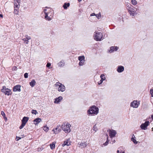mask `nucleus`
<instances>
[{
	"mask_svg": "<svg viewBox=\"0 0 153 153\" xmlns=\"http://www.w3.org/2000/svg\"><path fill=\"white\" fill-rule=\"evenodd\" d=\"M99 109L95 105L90 107L87 111V113L88 116H94L97 115L99 113Z\"/></svg>",
	"mask_w": 153,
	"mask_h": 153,
	"instance_id": "nucleus-1",
	"label": "nucleus"
},
{
	"mask_svg": "<svg viewBox=\"0 0 153 153\" xmlns=\"http://www.w3.org/2000/svg\"><path fill=\"white\" fill-rule=\"evenodd\" d=\"M71 126V125L69 123H68L66 124H62L61 127L65 133H69L71 131L70 129Z\"/></svg>",
	"mask_w": 153,
	"mask_h": 153,
	"instance_id": "nucleus-2",
	"label": "nucleus"
},
{
	"mask_svg": "<svg viewBox=\"0 0 153 153\" xmlns=\"http://www.w3.org/2000/svg\"><path fill=\"white\" fill-rule=\"evenodd\" d=\"M54 86L59 91L63 92L65 91V86L59 82H56Z\"/></svg>",
	"mask_w": 153,
	"mask_h": 153,
	"instance_id": "nucleus-3",
	"label": "nucleus"
},
{
	"mask_svg": "<svg viewBox=\"0 0 153 153\" xmlns=\"http://www.w3.org/2000/svg\"><path fill=\"white\" fill-rule=\"evenodd\" d=\"M127 9L128 10L130 15L132 16H134L137 14V8L131 6L128 7V6Z\"/></svg>",
	"mask_w": 153,
	"mask_h": 153,
	"instance_id": "nucleus-4",
	"label": "nucleus"
},
{
	"mask_svg": "<svg viewBox=\"0 0 153 153\" xmlns=\"http://www.w3.org/2000/svg\"><path fill=\"white\" fill-rule=\"evenodd\" d=\"M94 37L95 40L100 41L102 37V34L101 33L96 31L94 33Z\"/></svg>",
	"mask_w": 153,
	"mask_h": 153,
	"instance_id": "nucleus-5",
	"label": "nucleus"
},
{
	"mask_svg": "<svg viewBox=\"0 0 153 153\" xmlns=\"http://www.w3.org/2000/svg\"><path fill=\"white\" fill-rule=\"evenodd\" d=\"M29 118L28 117H24L22 120V124L19 127V128L22 129L25 126L26 123L28 121Z\"/></svg>",
	"mask_w": 153,
	"mask_h": 153,
	"instance_id": "nucleus-6",
	"label": "nucleus"
},
{
	"mask_svg": "<svg viewBox=\"0 0 153 153\" xmlns=\"http://www.w3.org/2000/svg\"><path fill=\"white\" fill-rule=\"evenodd\" d=\"M1 91L2 92L4 93L5 95H7L9 96L11 94V90L8 89L5 86H4L3 87V88L1 89Z\"/></svg>",
	"mask_w": 153,
	"mask_h": 153,
	"instance_id": "nucleus-7",
	"label": "nucleus"
},
{
	"mask_svg": "<svg viewBox=\"0 0 153 153\" xmlns=\"http://www.w3.org/2000/svg\"><path fill=\"white\" fill-rule=\"evenodd\" d=\"M140 104V101L135 100H134L131 103L130 106L134 108H137L138 107Z\"/></svg>",
	"mask_w": 153,
	"mask_h": 153,
	"instance_id": "nucleus-8",
	"label": "nucleus"
},
{
	"mask_svg": "<svg viewBox=\"0 0 153 153\" xmlns=\"http://www.w3.org/2000/svg\"><path fill=\"white\" fill-rule=\"evenodd\" d=\"M60 127V125H58L55 128H53L52 130L53 134H56L60 132L61 131V129L59 128Z\"/></svg>",
	"mask_w": 153,
	"mask_h": 153,
	"instance_id": "nucleus-9",
	"label": "nucleus"
},
{
	"mask_svg": "<svg viewBox=\"0 0 153 153\" xmlns=\"http://www.w3.org/2000/svg\"><path fill=\"white\" fill-rule=\"evenodd\" d=\"M149 124L150 122L149 121H146L145 123H142L140 127L142 130H146L147 129V127Z\"/></svg>",
	"mask_w": 153,
	"mask_h": 153,
	"instance_id": "nucleus-10",
	"label": "nucleus"
},
{
	"mask_svg": "<svg viewBox=\"0 0 153 153\" xmlns=\"http://www.w3.org/2000/svg\"><path fill=\"white\" fill-rule=\"evenodd\" d=\"M108 133L109 136L110 138L112 139L113 137H115L117 133L116 131L114 130H109L108 131Z\"/></svg>",
	"mask_w": 153,
	"mask_h": 153,
	"instance_id": "nucleus-11",
	"label": "nucleus"
},
{
	"mask_svg": "<svg viewBox=\"0 0 153 153\" xmlns=\"http://www.w3.org/2000/svg\"><path fill=\"white\" fill-rule=\"evenodd\" d=\"M20 0H14V8H19L20 7L19 3Z\"/></svg>",
	"mask_w": 153,
	"mask_h": 153,
	"instance_id": "nucleus-12",
	"label": "nucleus"
},
{
	"mask_svg": "<svg viewBox=\"0 0 153 153\" xmlns=\"http://www.w3.org/2000/svg\"><path fill=\"white\" fill-rule=\"evenodd\" d=\"M25 38L22 39V40L24 41V43L26 44L28 43V40L30 39V37L28 35H26L25 36Z\"/></svg>",
	"mask_w": 153,
	"mask_h": 153,
	"instance_id": "nucleus-13",
	"label": "nucleus"
},
{
	"mask_svg": "<svg viewBox=\"0 0 153 153\" xmlns=\"http://www.w3.org/2000/svg\"><path fill=\"white\" fill-rule=\"evenodd\" d=\"M124 70V68L123 66L119 65L118 66L117 69V71L119 73L123 72Z\"/></svg>",
	"mask_w": 153,
	"mask_h": 153,
	"instance_id": "nucleus-14",
	"label": "nucleus"
},
{
	"mask_svg": "<svg viewBox=\"0 0 153 153\" xmlns=\"http://www.w3.org/2000/svg\"><path fill=\"white\" fill-rule=\"evenodd\" d=\"M100 77L101 78V79L98 82V84L99 85H100L102 84L103 81L106 79V77L105 75L103 74H102L101 75Z\"/></svg>",
	"mask_w": 153,
	"mask_h": 153,
	"instance_id": "nucleus-15",
	"label": "nucleus"
},
{
	"mask_svg": "<svg viewBox=\"0 0 153 153\" xmlns=\"http://www.w3.org/2000/svg\"><path fill=\"white\" fill-rule=\"evenodd\" d=\"M63 98L62 96H59L55 99L54 103L55 104L59 103L62 100Z\"/></svg>",
	"mask_w": 153,
	"mask_h": 153,
	"instance_id": "nucleus-16",
	"label": "nucleus"
},
{
	"mask_svg": "<svg viewBox=\"0 0 153 153\" xmlns=\"http://www.w3.org/2000/svg\"><path fill=\"white\" fill-rule=\"evenodd\" d=\"M57 65L59 67H63L65 65V61L63 60H62L57 63Z\"/></svg>",
	"mask_w": 153,
	"mask_h": 153,
	"instance_id": "nucleus-17",
	"label": "nucleus"
},
{
	"mask_svg": "<svg viewBox=\"0 0 153 153\" xmlns=\"http://www.w3.org/2000/svg\"><path fill=\"white\" fill-rule=\"evenodd\" d=\"M118 49L117 47L112 46L110 48V50L108 51L109 53H111L114 51H117Z\"/></svg>",
	"mask_w": 153,
	"mask_h": 153,
	"instance_id": "nucleus-18",
	"label": "nucleus"
},
{
	"mask_svg": "<svg viewBox=\"0 0 153 153\" xmlns=\"http://www.w3.org/2000/svg\"><path fill=\"white\" fill-rule=\"evenodd\" d=\"M21 86L19 85H17L14 87L13 88V91H19L20 92L21 91V89H20Z\"/></svg>",
	"mask_w": 153,
	"mask_h": 153,
	"instance_id": "nucleus-19",
	"label": "nucleus"
},
{
	"mask_svg": "<svg viewBox=\"0 0 153 153\" xmlns=\"http://www.w3.org/2000/svg\"><path fill=\"white\" fill-rule=\"evenodd\" d=\"M71 145V143L69 140H68L64 142L62 144V146L63 147L65 146H69Z\"/></svg>",
	"mask_w": 153,
	"mask_h": 153,
	"instance_id": "nucleus-20",
	"label": "nucleus"
},
{
	"mask_svg": "<svg viewBox=\"0 0 153 153\" xmlns=\"http://www.w3.org/2000/svg\"><path fill=\"white\" fill-rule=\"evenodd\" d=\"M41 120V118H38L34 119L33 122H34V123L35 125H37L40 123Z\"/></svg>",
	"mask_w": 153,
	"mask_h": 153,
	"instance_id": "nucleus-21",
	"label": "nucleus"
},
{
	"mask_svg": "<svg viewBox=\"0 0 153 153\" xmlns=\"http://www.w3.org/2000/svg\"><path fill=\"white\" fill-rule=\"evenodd\" d=\"M78 144L79 145V147H81L82 148L85 147L87 146L86 143L84 142L79 143Z\"/></svg>",
	"mask_w": 153,
	"mask_h": 153,
	"instance_id": "nucleus-22",
	"label": "nucleus"
},
{
	"mask_svg": "<svg viewBox=\"0 0 153 153\" xmlns=\"http://www.w3.org/2000/svg\"><path fill=\"white\" fill-rule=\"evenodd\" d=\"M42 128L43 130H44L46 132H48L49 130V128L46 125H45L43 126Z\"/></svg>",
	"mask_w": 153,
	"mask_h": 153,
	"instance_id": "nucleus-23",
	"label": "nucleus"
},
{
	"mask_svg": "<svg viewBox=\"0 0 153 153\" xmlns=\"http://www.w3.org/2000/svg\"><path fill=\"white\" fill-rule=\"evenodd\" d=\"M45 19L47 20L50 21L52 19L51 18L49 15H48V14L45 13Z\"/></svg>",
	"mask_w": 153,
	"mask_h": 153,
	"instance_id": "nucleus-24",
	"label": "nucleus"
},
{
	"mask_svg": "<svg viewBox=\"0 0 153 153\" xmlns=\"http://www.w3.org/2000/svg\"><path fill=\"white\" fill-rule=\"evenodd\" d=\"M135 137L134 135V134H133L132 135V137L131 138V140L132 141L133 143L135 144H137V142L136 140L135 139Z\"/></svg>",
	"mask_w": 153,
	"mask_h": 153,
	"instance_id": "nucleus-25",
	"label": "nucleus"
},
{
	"mask_svg": "<svg viewBox=\"0 0 153 153\" xmlns=\"http://www.w3.org/2000/svg\"><path fill=\"white\" fill-rule=\"evenodd\" d=\"M36 82L34 79H32L31 82H30V85L32 87H33L36 84Z\"/></svg>",
	"mask_w": 153,
	"mask_h": 153,
	"instance_id": "nucleus-26",
	"label": "nucleus"
},
{
	"mask_svg": "<svg viewBox=\"0 0 153 153\" xmlns=\"http://www.w3.org/2000/svg\"><path fill=\"white\" fill-rule=\"evenodd\" d=\"M70 6V3H65L63 6V7L65 9H67L68 7Z\"/></svg>",
	"mask_w": 153,
	"mask_h": 153,
	"instance_id": "nucleus-27",
	"label": "nucleus"
},
{
	"mask_svg": "<svg viewBox=\"0 0 153 153\" xmlns=\"http://www.w3.org/2000/svg\"><path fill=\"white\" fill-rule=\"evenodd\" d=\"M50 147L51 148V149H53L55 148V144L54 142L52 143L51 144H50Z\"/></svg>",
	"mask_w": 153,
	"mask_h": 153,
	"instance_id": "nucleus-28",
	"label": "nucleus"
},
{
	"mask_svg": "<svg viewBox=\"0 0 153 153\" xmlns=\"http://www.w3.org/2000/svg\"><path fill=\"white\" fill-rule=\"evenodd\" d=\"M109 142V140H108V137H107V140L104 143H103V145H102V147H103V146H106L108 145V144Z\"/></svg>",
	"mask_w": 153,
	"mask_h": 153,
	"instance_id": "nucleus-29",
	"label": "nucleus"
},
{
	"mask_svg": "<svg viewBox=\"0 0 153 153\" xmlns=\"http://www.w3.org/2000/svg\"><path fill=\"white\" fill-rule=\"evenodd\" d=\"M52 10L50 8L48 9V11L47 12L48 14V15L51 16H52Z\"/></svg>",
	"mask_w": 153,
	"mask_h": 153,
	"instance_id": "nucleus-30",
	"label": "nucleus"
},
{
	"mask_svg": "<svg viewBox=\"0 0 153 153\" xmlns=\"http://www.w3.org/2000/svg\"><path fill=\"white\" fill-rule=\"evenodd\" d=\"M78 59L80 61H82L85 60V57L84 56H80L78 57Z\"/></svg>",
	"mask_w": 153,
	"mask_h": 153,
	"instance_id": "nucleus-31",
	"label": "nucleus"
},
{
	"mask_svg": "<svg viewBox=\"0 0 153 153\" xmlns=\"http://www.w3.org/2000/svg\"><path fill=\"white\" fill-rule=\"evenodd\" d=\"M97 127H97V126L96 124H95L94 126L93 127V129L94 131H95V132H96L98 130V128Z\"/></svg>",
	"mask_w": 153,
	"mask_h": 153,
	"instance_id": "nucleus-32",
	"label": "nucleus"
},
{
	"mask_svg": "<svg viewBox=\"0 0 153 153\" xmlns=\"http://www.w3.org/2000/svg\"><path fill=\"white\" fill-rule=\"evenodd\" d=\"M1 114L3 116V117L4 118V119H6V120H7V118L5 116V114L3 111H1Z\"/></svg>",
	"mask_w": 153,
	"mask_h": 153,
	"instance_id": "nucleus-33",
	"label": "nucleus"
},
{
	"mask_svg": "<svg viewBox=\"0 0 153 153\" xmlns=\"http://www.w3.org/2000/svg\"><path fill=\"white\" fill-rule=\"evenodd\" d=\"M131 3L132 4L134 5H135L137 4V1L136 0H131Z\"/></svg>",
	"mask_w": 153,
	"mask_h": 153,
	"instance_id": "nucleus-34",
	"label": "nucleus"
},
{
	"mask_svg": "<svg viewBox=\"0 0 153 153\" xmlns=\"http://www.w3.org/2000/svg\"><path fill=\"white\" fill-rule=\"evenodd\" d=\"M96 16L98 19H100L101 18V15L100 13L96 14Z\"/></svg>",
	"mask_w": 153,
	"mask_h": 153,
	"instance_id": "nucleus-35",
	"label": "nucleus"
},
{
	"mask_svg": "<svg viewBox=\"0 0 153 153\" xmlns=\"http://www.w3.org/2000/svg\"><path fill=\"white\" fill-rule=\"evenodd\" d=\"M19 8H15V9L14 10V13H15L16 14H17L18 13V9Z\"/></svg>",
	"mask_w": 153,
	"mask_h": 153,
	"instance_id": "nucleus-36",
	"label": "nucleus"
},
{
	"mask_svg": "<svg viewBox=\"0 0 153 153\" xmlns=\"http://www.w3.org/2000/svg\"><path fill=\"white\" fill-rule=\"evenodd\" d=\"M85 62V60H83L82 61H80V62L79 63V65L80 66H82L84 65V63Z\"/></svg>",
	"mask_w": 153,
	"mask_h": 153,
	"instance_id": "nucleus-37",
	"label": "nucleus"
},
{
	"mask_svg": "<svg viewBox=\"0 0 153 153\" xmlns=\"http://www.w3.org/2000/svg\"><path fill=\"white\" fill-rule=\"evenodd\" d=\"M31 113L32 114H34L35 115H36L38 114V112H37V111L34 110L32 111Z\"/></svg>",
	"mask_w": 153,
	"mask_h": 153,
	"instance_id": "nucleus-38",
	"label": "nucleus"
},
{
	"mask_svg": "<svg viewBox=\"0 0 153 153\" xmlns=\"http://www.w3.org/2000/svg\"><path fill=\"white\" fill-rule=\"evenodd\" d=\"M48 8H47V9L45 8L43 9V12L45 14V13H47V12L48 11Z\"/></svg>",
	"mask_w": 153,
	"mask_h": 153,
	"instance_id": "nucleus-39",
	"label": "nucleus"
},
{
	"mask_svg": "<svg viewBox=\"0 0 153 153\" xmlns=\"http://www.w3.org/2000/svg\"><path fill=\"white\" fill-rule=\"evenodd\" d=\"M117 153H125L124 151L123 150H117Z\"/></svg>",
	"mask_w": 153,
	"mask_h": 153,
	"instance_id": "nucleus-40",
	"label": "nucleus"
},
{
	"mask_svg": "<svg viewBox=\"0 0 153 153\" xmlns=\"http://www.w3.org/2000/svg\"><path fill=\"white\" fill-rule=\"evenodd\" d=\"M150 91V93L151 94L152 97H153V88L151 89Z\"/></svg>",
	"mask_w": 153,
	"mask_h": 153,
	"instance_id": "nucleus-41",
	"label": "nucleus"
},
{
	"mask_svg": "<svg viewBox=\"0 0 153 153\" xmlns=\"http://www.w3.org/2000/svg\"><path fill=\"white\" fill-rule=\"evenodd\" d=\"M25 78H27L28 77V74L27 73H25L24 75Z\"/></svg>",
	"mask_w": 153,
	"mask_h": 153,
	"instance_id": "nucleus-42",
	"label": "nucleus"
},
{
	"mask_svg": "<svg viewBox=\"0 0 153 153\" xmlns=\"http://www.w3.org/2000/svg\"><path fill=\"white\" fill-rule=\"evenodd\" d=\"M17 70V67H16L14 66L12 68V70L13 71H16Z\"/></svg>",
	"mask_w": 153,
	"mask_h": 153,
	"instance_id": "nucleus-43",
	"label": "nucleus"
},
{
	"mask_svg": "<svg viewBox=\"0 0 153 153\" xmlns=\"http://www.w3.org/2000/svg\"><path fill=\"white\" fill-rule=\"evenodd\" d=\"M51 65V64L50 63H48L46 65L47 67L49 68Z\"/></svg>",
	"mask_w": 153,
	"mask_h": 153,
	"instance_id": "nucleus-44",
	"label": "nucleus"
},
{
	"mask_svg": "<svg viewBox=\"0 0 153 153\" xmlns=\"http://www.w3.org/2000/svg\"><path fill=\"white\" fill-rule=\"evenodd\" d=\"M111 142H112V144H113V143H114L116 141H115V140H112Z\"/></svg>",
	"mask_w": 153,
	"mask_h": 153,
	"instance_id": "nucleus-45",
	"label": "nucleus"
},
{
	"mask_svg": "<svg viewBox=\"0 0 153 153\" xmlns=\"http://www.w3.org/2000/svg\"><path fill=\"white\" fill-rule=\"evenodd\" d=\"M96 16V14H95L94 13H92L91 14V16Z\"/></svg>",
	"mask_w": 153,
	"mask_h": 153,
	"instance_id": "nucleus-46",
	"label": "nucleus"
},
{
	"mask_svg": "<svg viewBox=\"0 0 153 153\" xmlns=\"http://www.w3.org/2000/svg\"><path fill=\"white\" fill-rule=\"evenodd\" d=\"M16 139H17V140H16L17 141V140H19L21 139V138L19 137H16Z\"/></svg>",
	"mask_w": 153,
	"mask_h": 153,
	"instance_id": "nucleus-47",
	"label": "nucleus"
},
{
	"mask_svg": "<svg viewBox=\"0 0 153 153\" xmlns=\"http://www.w3.org/2000/svg\"><path fill=\"white\" fill-rule=\"evenodd\" d=\"M0 17L1 18H3V15L2 14H0Z\"/></svg>",
	"mask_w": 153,
	"mask_h": 153,
	"instance_id": "nucleus-48",
	"label": "nucleus"
},
{
	"mask_svg": "<svg viewBox=\"0 0 153 153\" xmlns=\"http://www.w3.org/2000/svg\"><path fill=\"white\" fill-rule=\"evenodd\" d=\"M151 117L152 120H153V114L151 115Z\"/></svg>",
	"mask_w": 153,
	"mask_h": 153,
	"instance_id": "nucleus-49",
	"label": "nucleus"
},
{
	"mask_svg": "<svg viewBox=\"0 0 153 153\" xmlns=\"http://www.w3.org/2000/svg\"><path fill=\"white\" fill-rule=\"evenodd\" d=\"M78 1L79 2L81 1L82 0H78Z\"/></svg>",
	"mask_w": 153,
	"mask_h": 153,
	"instance_id": "nucleus-50",
	"label": "nucleus"
},
{
	"mask_svg": "<svg viewBox=\"0 0 153 153\" xmlns=\"http://www.w3.org/2000/svg\"><path fill=\"white\" fill-rule=\"evenodd\" d=\"M4 119L5 120V121H6V120H6V119Z\"/></svg>",
	"mask_w": 153,
	"mask_h": 153,
	"instance_id": "nucleus-51",
	"label": "nucleus"
}]
</instances>
